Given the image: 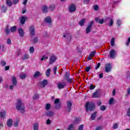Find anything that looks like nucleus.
Segmentation results:
<instances>
[{"instance_id": "nucleus-1", "label": "nucleus", "mask_w": 130, "mask_h": 130, "mask_svg": "<svg viewBox=\"0 0 130 130\" xmlns=\"http://www.w3.org/2000/svg\"><path fill=\"white\" fill-rule=\"evenodd\" d=\"M16 108L17 110H19L22 114L25 113V105H24V103L22 102L21 99H17Z\"/></svg>"}, {"instance_id": "nucleus-2", "label": "nucleus", "mask_w": 130, "mask_h": 130, "mask_svg": "<svg viewBox=\"0 0 130 130\" xmlns=\"http://www.w3.org/2000/svg\"><path fill=\"white\" fill-rule=\"evenodd\" d=\"M95 107V104L93 102H87L85 105L86 112H88V111H94Z\"/></svg>"}, {"instance_id": "nucleus-3", "label": "nucleus", "mask_w": 130, "mask_h": 130, "mask_svg": "<svg viewBox=\"0 0 130 130\" xmlns=\"http://www.w3.org/2000/svg\"><path fill=\"white\" fill-rule=\"evenodd\" d=\"M71 77V73L69 72H65L64 75V79L67 81V83H70V84L73 83L74 81V78H70Z\"/></svg>"}, {"instance_id": "nucleus-4", "label": "nucleus", "mask_w": 130, "mask_h": 130, "mask_svg": "<svg viewBox=\"0 0 130 130\" xmlns=\"http://www.w3.org/2000/svg\"><path fill=\"white\" fill-rule=\"evenodd\" d=\"M94 25V21H91L88 22V24L86 28V34H89L90 32H91V30H92V26Z\"/></svg>"}, {"instance_id": "nucleus-5", "label": "nucleus", "mask_w": 130, "mask_h": 130, "mask_svg": "<svg viewBox=\"0 0 130 130\" xmlns=\"http://www.w3.org/2000/svg\"><path fill=\"white\" fill-rule=\"evenodd\" d=\"M12 82L13 85L10 86L9 88L10 90H13V89H14V86H17V84H18V82L17 81V79L16 78V77H12Z\"/></svg>"}, {"instance_id": "nucleus-6", "label": "nucleus", "mask_w": 130, "mask_h": 130, "mask_svg": "<svg viewBox=\"0 0 130 130\" xmlns=\"http://www.w3.org/2000/svg\"><path fill=\"white\" fill-rule=\"evenodd\" d=\"M77 10V7L76 6V4H72L69 7V10L70 13H73L74 12H76Z\"/></svg>"}, {"instance_id": "nucleus-7", "label": "nucleus", "mask_w": 130, "mask_h": 130, "mask_svg": "<svg viewBox=\"0 0 130 130\" xmlns=\"http://www.w3.org/2000/svg\"><path fill=\"white\" fill-rule=\"evenodd\" d=\"M56 59H57V58L54 55H52L50 56V57H49L50 64H52L53 62H55V61L56 60Z\"/></svg>"}, {"instance_id": "nucleus-8", "label": "nucleus", "mask_w": 130, "mask_h": 130, "mask_svg": "<svg viewBox=\"0 0 130 130\" xmlns=\"http://www.w3.org/2000/svg\"><path fill=\"white\" fill-rule=\"evenodd\" d=\"M112 68V67L111 66V64L110 63H107L106 64L105 71L106 73H109L111 71V69Z\"/></svg>"}, {"instance_id": "nucleus-9", "label": "nucleus", "mask_w": 130, "mask_h": 130, "mask_svg": "<svg viewBox=\"0 0 130 130\" xmlns=\"http://www.w3.org/2000/svg\"><path fill=\"white\" fill-rule=\"evenodd\" d=\"M29 33L31 36L35 35V27L34 25H31L29 28Z\"/></svg>"}, {"instance_id": "nucleus-10", "label": "nucleus", "mask_w": 130, "mask_h": 130, "mask_svg": "<svg viewBox=\"0 0 130 130\" xmlns=\"http://www.w3.org/2000/svg\"><path fill=\"white\" fill-rule=\"evenodd\" d=\"M67 110L69 113L71 112L72 111V106H73V104H72V102L71 101L67 102Z\"/></svg>"}, {"instance_id": "nucleus-11", "label": "nucleus", "mask_w": 130, "mask_h": 130, "mask_svg": "<svg viewBox=\"0 0 130 130\" xmlns=\"http://www.w3.org/2000/svg\"><path fill=\"white\" fill-rule=\"evenodd\" d=\"M116 51L114 49H112L110 52V57L111 58H114L116 56Z\"/></svg>"}, {"instance_id": "nucleus-12", "label": "nucleus", "mask_w": 130, "mask_h": 130, "mask_svg": "<svg viewBox=\"0 0 130 130\" xmlns=\"http://www.w3.org/2000/svg\"><path fill=\"white\" fill-rule=\"evenodd\" d=\"M45 115L47 117H52L54 115V112L52 111H49L45 113Z\"/></svg>"}, {"instance_id": "nucleus-13", "label": "nucleus", "mask_w": 130, "mask_h": 130, "mask_svg": "<svg viewBox=\"0 0 130 130\" xmlns=\"http://www.w3.org/2000/svg\"><path fill=\"white\" fill-rule=\"evenodd\" d=\"M18 33L20 37H24V35H25V32H24L23 28L21 27L18 28Z\"/></svg>"}, {"instance_id": "nucleus-14", "label": "nucleus", "mask_w": 130, "mask_h": 130, "mask_svg": "<svg viewBox=\"0 0 130 130\" xmlns=\"http://www.w3.org/2000/svg\"><path fill=\"white\" fill-rule=\"evenodd\" d=\"M66 86H67V83H66V82H63L62 83H59L57 85L58 89H63Z\"/></svg>"}, {"instance_id": "nucleus-15", "label": "nucleus", "mask_w": 130, "mask_h": 130, "mask_svg": "<svg viewBox=\"0 0 130 130\" xmlns=\"http://www.w3.org/2000/svg\"><path fill=\"white\" fill-rule=\"evenodd\" d=\"M6 124L8 127H12L13 126V120L12 119H9L7 120Z\"/></svg>"}, {"instance_id": "nucleus-16", "label": "nucleus", "mask_w": 130, "mask_h": 130, "mask_svg": "<svg viewBox=\"0 0 130 130\" xmlns=\"http://www.w3.org/2000/svg\"><path fill=\"white\" fill-rule=\"evenodd\" d=\"M92 98H99V90H96L93 93Z\"/></svg>"}, {"instance_id": "nucleus-17", "label": "nucleus", "mask_w": 130, "mask_h": 130, "mask_svg": "<svg viewBox=\"0 0 130 130\" xmlns=\"http://www.w3.org/2000/svg\"><path fill=\"white\" fill-rule=\"evenodd\" d=\"M96 117H97V112H94L90 116L91 120H95V119H96Z\"/></svg>"}, {"instance_id": "nucleus-18", "label": "nucleus", "mask_w": 130, "mask_h": 130, "mask_svg": "<svg viewBox=\"0 0 130 130\" xmlns=\"http://www.w3.org/2000/svg\"><path fill=\"white\" fill-rule=\"evenodd\" d=\"M27 19V18L26 17H25V16L21 17V18H20V24H21L22 25H24Z\"/></svg>"}, {"instance_id": "nucleus-19", "label": "nucleus", "mask_w": 130, "mask_h": 130, "mask_svg": "<svg viewBox=\"0 0 130 130\" xmlns=\"http://www.w3.org/2000/svg\"><path fill=\"white\" fill-rule=\"evenodd\" d=\"M42 11H43V13H44L45 14H46V13H48V8L47 7V6L44 5L42 8Z\"/></svg>"}, {"instance_id": "nucleus-20", "label": "nucleus", "mask_w": 130, "mask_h": 130, "mask_svg": "<svg viewBox=\"0 0 130 130\" xmlns=\"http://www.w3.org/2000/svg\"><path fill=\"white\" fill-rule=\"evenodd\" d=\"M95 22L99 23V24H103L104 23V19H99V17L95 18Z\"/></svg>"}, {"instance_id": "nucleus-21", "label": "nucleus", "mask_w": 130, "mask_h": 130, "mask_svg": "<svg viewBox=\"0 0 130 130\" xmlns=\"http://www.w3.org/2000/svg\"><path fill=\"white\" fill-rule=\"evenodd\" d=\"M45 21L48 24H50V23H51L52 22V21L51 20V18L49 16H47L45 18Z\"/></svg>"}, {"instance_id": "nucleus-22", "label": "nucleus", "mask_w": 130, "mask_h": 130, "mask_svg": "<svg viewBox=\"0 0 130 130\" xmlns=\"http://www.w3.org/2000/svg\"><path fill=\"white\" fill-rule=\"evenodd\" d=\"M56 6L54 4H51L50 5L49 9L50 10L51 12H54V11L55 10Z\"/></svg>"}, {"instance_id": "nucleus-23", "label": "nucleus", "mask_w": 130, "mask_h": 130, "mask_svg": "<svg viewBox=\"0 0 130 130\" xmlns=\"http://www.w3.org/2000/svg\"><path fill=\"white\" fill-rule=\"evenodd\" d=\"M0 117L4 120L6 118V112H0Z\"/></svg>"}, {"instance_id": "nucleus-24", "label": "nucleus", "mask_w": 130, "mask_h": 130, "mask_svg": "<svg viewBox=\"0 0 130 130\" xmlns=\"http://www.w3.org/2000/svg\"><path fill=\"white\" fill-rule=\"evenodd\" d=\"M41 76V74L40 73V72L39 71H37L35 74L34 75V78H38V77H40Z\"/></svg>"}, {"instance_id": "nucleus-25", "label": "nucleus", "mask_w": 130, "mask_h": 130, "mask_svg": "<svg viewBox=\"0 0 130 130\" xmlns=\"http://www.w3.org/2000/svg\"><path fill=\"white\" fill-rule=\"evenodd\" d=\"M85 19H82V20L79 21V25H80V26H84L85 25Z\"/></svg>"}, {"instance_id": "nucleus-26", "label": "nucleus", "mask_w": 130, "mask_h": 130, "mask_svg": "<svg viewBox=\"0 0 130 130\" xmlns=\"http://www.w3.org/2000/svg\"><path fill=\"white\" fill-rule=\"evenodd\" d=\"M16 30H17V26H12L10 28V31L12 33H14V32H16Z\"/></svg>"}, {"instance_id": "nucleus-27", "label": "nucleus", "mask_w": 130, "mask_h": 130, "mask_svg": "<svg viewBox=\"0 0 130 130\" xmlns=\"http://www.w3.org/2000/svg\"><path fill=\"white\" fill-rule=\"evenodd\" d=\"M68 130H75V125H74L73 124L69 125Z\"/></svg>"}, {"instance_id": "nucleus-28", "label": "nucleus", "mask_w": 130, "mask_h": 130, "mask_svg": "<svg viewBox=\"0 0 130 130\" xmlns=\"http://www.w3.org/2000/svg\"><path fill=\"white\" fill-rule=\"evenodd\" d=\"M39 128V125L38 123H36L34 124V130H38Z\"/></svg>"}, {"instance_id": "nucleus-29", "label": "nucleus", "mask_w": 130, "mask_h": 130, "mask_svg": "<svg viewBox=\"0 0 130 130\" xmlns=\"http://www.w3.org/2000/svg\"><path fill=\"white\" fill-rule=\"evenodd\" d=\"M42 85L43 87L44 88V87H45V86L47 85V80L46 79L44 80L42 82Z\"/></svg>"}, {"instance_id": "nucleus-30", "label": "nucleus", "mask_w": 130, "mask_h": 130, "mask_svg": "<svg viewBox=\"0 0 130 130\" xmlns=\"http://www.w3.org/2000/svg\"><path fill=\"white\" fill-rule=\"evenodd\" d=\"M100 109L101 111H105V110H106V107L104 105H102L100 107Z\"/></svg>"}, {"instance_id": "nucleus-31", "label": "nucleus", "mask_w": 130, "mask_h": 130, "mask_svg": "<svg viewBox=\"0 0 130 130\" xmlns=\"http://www.w3.org/2000/svg\"><path fill=\"white\" fill-rule=\"evenodd\" d=\"M10 30L9 29V26H7L6 28H5V33L7 35H9L10 34Z\"/></svg>"}, {"instance_id": "nucleus-32", "label": "nucleus", "mask_w": 130, "mask_h": 130, "mask_svg": "<svg viewBox=\"0 0 130 130\" xmlns=\"http://www.w3.org/2000/svg\"><path fill=\"white\" fill-rule=\"evenodd\" d=\"M50 71H51L50 69H49L47 70V72L46 73V77H50Z\"/></svg>"}, {"instance_id": "nucleus-33", "label": "nucleus", "mask_w": 130, "mask_h": 130, "mask_svg": "<svg viewBox=\"0 0 130 130\" xmlns=\"http://www.w3.org/2000/svg\"><path fill=\"white\" fill-rule=\"evenodd\" d=\"M46 59H48V56H46V55H44L41 58V60H45Z\"/></svg>"}, {"instance_id": "nucleus-34", "label": "nucleus", "mask_w": 130, "mask_h": 130, "mask_svg": "<svg viewBox=\"0 0 130 130\" xmlns=\"http://www.w3.org/2000/svg\"><path fill=\"white\" fill-rule=\"evenodd\" d=\"M6 4L7 6L12 7V2H11V0H6Z\"/></svg>"}, {"instance_id": "nucleus-35", "label": "nucleus", "mask_w": 130, "mask_h": 130, "mask_svg": "<svg viewBox=\"0 0 130 130\" xmlns=\"http://www.w3.org/2000/svg\"><path fill=\"white\" fill-rule=\"evenodd\" d=\"M51 106V105L50 104H47L46 105V108H45L46 110H49V109H50Z\"/></svg>"}, {"instance_id": "nucleus-36", "label": "nucleus", "mask_w": 130, "mask_h": 130, "mask_svg": "<svg viewBox=\"0 0 130 130\" xmlns=\"http://www.w3.org/2000/svg\"><path fill=\"white\" fill-rule=\"evenodd\" d=\"M114 41H115L114 38H112L111 39V46H114V45H115Z\"/></svg>"}, {"instance_id": "nucleus-37", "label": "nucleus", "mask_w": 130, "mask_h": 130, "mask_svg": "<svg viewBox=\"0 0 130 130\" xmlns=\"http://www.w3.org/2000/svg\"><path fill=\"white\" fill-rule=\"evenodd\" d=\"M20 79L21 80H24V79H26V74H22L20 75Z\"/></svg>"}, {"instance_id": "nucleus-38", "label": "nucleus", "mask_w": 130, "mask_h": 130, "mask_svg": "<svg viewBox=\"0 0 130 130\" xmlns=\"http://www.w3.org/2000/svg\"><path fill=\"white\" fill-rule=\"evenodd\" d=\"M78 130H84V124H81L79 126Z\"/></svg>"}, {"instance_id": "nucleus-39", "label": "nucleus", "mask_w": 130, "mask_h": 130, "mask_svg": "<svg viewBox=\"0 0 130 130\" xmlns=\"http://www.w3.org/2000/svg\"><path fill=\"white\" fill-rule=\"evenodd\" d=\"M0 63L2 64V67H5V66L7 64V62H6L5 60H2Z\"/></svg>"}, {"instance_id": "nucleus-40", "label": "nucleus", "mask_w": 130, "mask_h": 130, "mask_svg": "<svg viewBox=\"0 0 130 130\" xmlns=\"http://www.w3.org/2000/svg\"><path fill=\"white\" fill-rule=\"evenodd\" d=\"M38 42V38H35L33 39V43L35 44Z\"/></svg>"}, {"instance_id": "nucleus-41", "label": "nucleus", "mask_w": 130, "mask_h": 130, "mask_svg": "<svg viewBox=\"0 0 130 130\" xmlns=\"http://www.w3.org/2000/svg\"><path fill=\"white\" fill-rule=\"evenodd\" d=\"M2 11L3 13H6V12H7V8H6L5 6H3Z\"/></svg>"}, {"instance_id": "nucleus-42", "label": "nucleus", "mask_w": 130, "mask_h": 130, "mask_svg": "<svg viewBox=\"0 0 130 130\" xmlns=\"http://www.w3.org/2000/svg\"><path fill=\"white\" fill-rule=\"evenodd\" d=\"M90 70H91V66L87 67L85 68V72H86L87 73H89V72H90Z\"/></svg>"}, {"instance_id": "nucleus-43", "label": "nucleus", "mask_w": 130, "mask_h": 130, "mask_svg": "<svg viewBox=\"0 0 130 130\" xmlns=\"http://www.w3.org/2000/svg\"><path fill=\"white\" fill-rule=\"evenodd\" d=\"M14 125L15 127H17L19 125V120H17L15 122H14Z\"/></svg>"}, {"instance_id": "nucleus-44", "label": "nucleus", "mask_w": 130, "mask_h": 130, "mask_svg": "<svg viewBox=\"0 0 130 130\" xmlns=\"http://www.w3.org/2000/svg\"><path fill=\"white\" fill-rule=\"evenodd\" d=\"M20 0H13L12 4L13 5H17L18 3H19Z\"/></svg>"}, {"instance_id": "nucleus-45", "label": "nucleus", "mask_w": 130, "mask_h": 130, "mask_svg": "<svg viewBox=\"0 0 130 130\" xmlns=\"http://www.w3.org/2000/svg\"><path fill=\"white\" fill-rule=\"evenodd\" d=\"M117 127H118V123H115V124H114V125L113 126V129H116V128H117Z\"/></svg>"}, {"instance_id": "nucleus-46", "label": "nucleus", "mask_w": 130, "mask_h": 130, "mask_svg": "<svg viewBox=\"0 0 130 130\" xmlns=\"http://www.w3.org/2000/svg\"><path fill=\"white\" fill-rule=\"evenodd\" d=\"M29 58V56L27 54L24 55V57L22 58V60L25 59H28Z\"/></svg>"}, {"instance_id": "nucleus-47", "label": "nucleus", "mask_w": 130, "mask_h": 130, "mask_svg": "<svg viewBox=\"0 0 130 130\" xmlns=\"http://www.w3.org/2000/svg\"><path fill=\"white\" fill-rule=\"evenodd\" d=\"M38 98H39V94L36 93L33 97V99L36 100L38 99Z\"/></svg>"}, {"instance_id": "nucleus-48", "label": "nucleus", "mask_w": 130, "mask_h": 130, "mask_svg": "<svg viewBox=\"0 0 130 130\" xmlns=\"http://www.w3.org/2000/svg\"><path fill=\"white\" fill-rule=\"evenodd\" d=\"M100 66H101V63L100 62H99L95 68H94V70H97L98 69L100 68Z\"/></svg>"}, {"instance_id": "nucleus-49", "label": "nucleus", "mask_w": 130, "mask_h": 130, "mask_svg": "<svg viewBox=\"0 0 130 130\" xmlns=\"http://www.w3.org/2000/svg\"><path fill=\"white\" fill-rule=\"evenodd\" d=\"M30 53H33L34 52V47H30L29 48Z\"/></svg>"}, {"instance_id": "nucleus-50", "label": "nucleus", "mask_w": 130, "mask_h": 130, "mask_svg": "<svg viewBox=\"0 0 130 130\" xmlns=\"http://www.w3.org/2000/svg\"><path fill=\"white\" fill-rule=\"evenodd\" d=\"M95 54H96V51H92L89 55H90V56L93 57V56H95Z\"/></svg>"}, {"instance_id": "nucleus-51", "label": "nucleus", "mask_w": 130, "mask_h": 130, "mask_svg": "<svg viewBox=\"0 0 130 130\" xmlns=\"http://www.w3.org/2000/svg\"><path fill=\"white\" fill-rule=\"evenodd\" d=\"M90 3V0H84L83 3L84 5H88Z\"/></svg>"}, {"instance_id": "nucleus-52", "label": "nucleus", "mask_w": 130, "mask_h": 130, "mask_svg": "<svg viewBox=\"0 0 130 130\" xmlns=\"http://www.w3.org/2000/svg\"><path fill=\"white\" fill-rule=\"evenodd\" d=\"M61 104L60 103H59L58 104L56 105V109H60V107H61Z\"/></svg>"}, {"instance_id": "nucleus-53", "label": "nucleus", "mask_w": 130, "mask_h": 130, "mask_svg": "<svg viewBox=\"0 0 130 130\" xmlns=\"http://www.w3.org/2000/svg\"><path fill=\"white\" fill-rule=\"evenodd\" d=\"M95 87L96 86L95 85H93V84H91L89 86V89L90 90H94Z\"/></svg>"}, {"instance_id": "nucleus-54", "label": "nucleus", "mask_w": 130, "mask_h": 130, "mask_svg": "<svg viewBox=\"0 0 130 130\" xmlns=\"http://www.w3.org/2000/svg\"><path fill=\"white\" fill-rule=\"evenodd\" d=\"M113 19H111L109 22V26L110 27H111V26H113Z\"/></svg>"}, {"instance_id": "nucleus-55", "label": "nucleus", "mask_w": 130, "mask_h": 130, "mask_svg": "<svg viewBox=\"0 0 130 130\" xmlns=\"http://www.w3.org/2000/svg\"><path fill=\"white\" fill-rule=\"evenodd\" d=\"M113 101H114V99L113 98H111L109 102V104H112Z\"/></svg>"}, {"instance_id": "nucleus-56", "label": "nucleus", "mask_w": 130, "mask_h": 130, "mask_svg": "<svg viewBox=\"0 0 130 130\" xmlns=\"http://www.w3.org/2000/svg\"><path fill=\"white\" fill-rule=\"evenodd\" d=\"M56 71H57V67L55 66L53 69L54 75H56Z\"/></svg>"}, {"instance_id": "nucleus-57", "label": "nucleus", "mask_w": 130, "mask_h": 130, "mask_svg": "<svg viewBox=\"0 0 130 130\" xmlns=\"http://www.w3.org/2000/svg\"><path fill=\"white\" fill-rule=\"evenodd\" d=\"M120 24H121V20H118L117 21V25L118 27H120Z\"/></svg>"}, {"instance_id": "nucleus-58", "label": "nucleus", "mask_w": 130, "mask_h": 130, "mask_svg": "<svg viewBox=\"0 0 130 130\" xmlns=\"http://www.w3.org/2000/svg\"><path fill=\"white\" fill-rule=\"evenodd\" d=\"M59 103V99H55L54 101V104H58Z\"/></svg>"}, {"instance_id": "nucleus-59", "label": "nucleus", "mask_w": 130, "mask_h": 130, "mask_svg": "<svg viewBox=\"0 0 130 130\" xmlns=\"http://www.w3.org/2000/svg\"><path fill=\"white\" fill-rule=\"evenodd\" d=\"M11 43H12V41L11 40V39L8 38L7 39V44L10 45V44H11Z\"/></svg>"}, {"instance_id": "nucleus-60", "label": "nucleus", "mask_w": 130, "mask_h": 130, "mask_svg": "<svg viewBox=\"0 0 130 130\" xmlns=\"http://www.w3.org/2000/svg\"><path fill=\"white\" fill-rule=\"evenodd\" d=\"M129 43H130V37L128 38L127 42L126 43V46H128V45H129Z\"/></svg>"}, {"instance_id": "nucleus-61", "label": "nucleus", "mask_w": 130, "mask_h": 130, "mask_svg": "<svg viewBox=\"0 0 130 130\" xmlns=\"http://www.w3.org/2000/svg\"><path fill=\"white\" fill-rule=\"evenodd\" d=\"M94 10L95 11H98L99 10V6L98 5H95L94 6Z\"/></svg>"}, {"instance_id": "nucleus-62", "label": "nucleus", "mask_w": 130, "mask_h": 130, "mask_svg": "<svg viewBox=\"0 0 130 130\" xmlns=\"http://www.w3.org/2000/svg\"><path fill=\"white\" fill-rule=\"evenodd\" d=\"M126 115L127 116H130V108H128L127 111V113H126Z\"/></svg>"}, {"instance_id": "nucleus-63", "label": "nucleus", "mask_w": 130, "mask_h": 130, "mask_svg": "<svg viewBox=\"0 0 130 130\" xmlns=\"http://www.w3.org/2000/svg\"><path fill=\"white\" fill-rule=\"evenodd\" d=\"M50 123H51V120L48 119L46 121V124L49 125Z\"/></svg>"}, {"instance_id": "nucleus-64", "label": "nucleus", "mask_w": 130, "mask_h": 130, "mask_svg": "<svg viewBox=\"0 0 130 130\" xmlns=\"http://www.w3.org/2000/svg\"><path fill=\"white\" fill-rule=\"evenodd\" d=\"M95 130H102V127L98 126L95 128Z\"/></svg>"}]
</instances>
